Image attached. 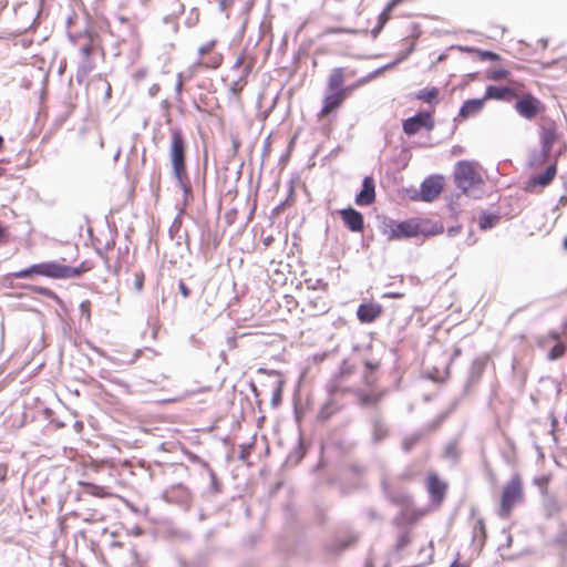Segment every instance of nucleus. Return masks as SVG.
Segmentation results:
<instances>
[{
    "mask_svg": "<svg viewBox=\"0 0 567 567\" xmlns=\"http://www.w3.org/2000/svg\"><path fill=\"white\" fill-rule=\"evenodd\" d=\"M348 93L339 91H328L323 99L322 109L319 112V117L329 115L332 111L337 110L346 100Z\"/></svg>",
    "mask_w": 567,
    "mask_h": 567,
    "instance_id": "12",
    "label": "nucleus"
},
{
    "mask_svg": "<svg viewBox=\"0 0 567 567\" xmlns=\"http://www.w3.org/2000/svg\"><path fill=\"white\" fill-rule=\"evenodd\" d=\"M331 413H332V410L330 409V404H329V403H327V404H324V405L321 408V410H320V412H319V417H320L321 420H326V419H328V417L330 416V414H331Z\"/></svg>",
    "mask_w": 567,
    "mask_h": 567,
    "instance_id": "39",
    "label": "nucleus"
},
{
    "mask_svg": "<svg viewBox=\"0 0 567 567\" xmlns=\"http://www.w3.org/2000/svg\"><path fill=\"white\" fill-rule=\"evenodd\" d=\"M143 285H144V274L141 271V272H136L135 276H134V287L137 291H141L143 289Z\"/></svg>",
    "mask_w": 567,
    "mask_h": 567,
    "instance_id": "37",
    "label": "nucleus"
},
{
    "mask_svg": "<svg viewBox=\"0 0 567 567\" xmlns=\"http://www.w3.org/2000/svg\"><path fill=\"white\" fill-rule=\"evenodd\" d=\"M137 355H138V354L136 353V354L134 355V358H133V359H131V361H130V362H131V363H133V362L136 360Z\"/></svg>",
    "mask_w": 567,
    "mask_h": 567,
    "instance_id": "60",
    "label": "nucleus"
},
{
    "mask_svg": "<svg viewBox=\"0 0 567 567\" xmlns=\"http://www.w3.org/2000/svg\"><path fill=\"white\" fill-rule=\"evenodd\" d=\"M4 168L2 167V161H0V177L3 175Z\"/></svg>",
    "mask_w": 567,
    "mask_h": 567,
    "instance_id": "54",
    "label": "nucleus"
},
{
    "mask_svg": "<svg viewBox=\"0 0 567 567\" xmlns=\"http://www.w3.org/2000/svg\"><path fill=\"white\" fill-rule=\"evenodd\" d=\"M548 338H550L551 340H559L560 336L558 332L551 331L548 333Z\"/></svg>",
    "mask_w": 567,
    "mask_h": 567,
    "instance_id": "47",
    "label": "nucleus"
},
{
    "mask_svg": "<svg viewBox=\"0 0 567 567\" xmlns=\"http://www.w3.org/2000/svg\"><path fill=\"white\" fill-rule=\"evenodd\" d=\"M559 540L563 542V543H566L567 544V532H564L560 537H559Z\"/></svg>",
    "mask_w": 567,
    "mask_h": 567,
    "instance_id": "51",
    "label": "nucleus"
},
{
    "mask_svg": "<svg viewBox=\"0 0 567 567\" xmlns=\"http://www.w3.org/2000/svg\"><path fill=\"white\" fill-rule=\"evenodd\" d=\"M456 186L466 195L475 196V190L483 184L480 174L474 165L467 161H461L456 164L454 171Z\"/></svg>",
    "mask_w": 567,
    "mask_h": 567,
    "instance_id": "4",
    "label": "nucleus"
},
{
    "mask_svg": "<svg viewBox=\"0 0 567 567\" xmlns=\"http://www.w3.org/2000/svg\"><path fill=\"white\" fill-rule=\"evenodd\" d=\"M318 285L322 286V287H326V284L322 282V280H318Z\"/></svg>",
    "mask_w": 567,
    "mask_h": 567,
    "instance_id": "59",
    "label": "nucleus"
},
{
    "mask_svg": "<svg viewBox=\"0 0 567 567\" xmlns=\"http://www.w3.org/2000/svg\"><path fill=\"white\" fill-rule=\"evenodd\" d=\"M392 9H388V6L384 8V10L379 14V21L378 24L372 29V35L375 38L380 31L383 29L384 24L390 18V11Z\"/></svg>",
    "mask_w": 567,
    "mask_h": 567,
    "instance_id": "26",
    "label": "nucleus"
},
{
    "mask_svg": "<svg viewBox=\"0 0 567 567\" xmlns=\"http://www.w3.org/2000/svg\"><path fill=\"white\" fill-rule=\"evenodd\" d=\"M524 491L523 483L518 474H515L511 481L504 486L502 497L499 516L507 517L513 507L523 501Z\"/></svg>",
    "mask_w": 567,
    "mask_h": 567,
    "instance_id": "5",
    "label": "nucleus"
},
{
    "mask_svg": "<svg viewBox=\"0 0 567 567\" xmlns=\"http://www.w3.org/2000/svg\"><path fill=\"white\" fill-rule=\"evenodd\" d=\"M413 50H414V45H413V44H411V45H410V48H409L404 53H402L400 56H398L393 62H391V63H389V64H386V65H384V66H382V68H380V69L375 70L373 73H371V74L369 75V78H368V79H371V78H373L375 74H379L380 72H382L383 70L390 69V68H392L393 65H395V64L400 63L401 61L405 60V59H406V58L412 53V51H413Z\"/></svg>",
    "mask_w": 567,
    "mask_h": 567,
    "instance_id": "25",
    "label": "nucleus"
},
{
    "mask_svg": "<svg viewBox=\"0 0 567 567\" xmlns=\"http://www.w3.org/2000/svg\"><path fill=\"white\" fill-rule=\"evenodd\" d=\"M556 134L551 130H546L540 135V148L550 153L555 143Z\"/></svg>",
    "mask_w": 567,
    "mask_h": 567,
    "instance_id": "23",
    "label": "nucleus"
},
{
    "mask_svg": "<svg viewBox=\"0 0 567 567\" xmlns=\"http://www.w3.org/2000/svg\"><path fill=\"white\" fill-rule=\"evenodd\" d=\"M89 267H85L84 262H82L78 267H71L63 264H59L56 261H47L41 264H35L30 266L29 268L21 269L13 274L14 278H27L31 275L44 276L53 279H68L73 277H79L83 272L87 271Z\"/></svg>",
    "mask_w": 567,
    "mask_h": 567,
    "instance_id": "2",
    "label": "nucleus"
},
{
    "mask_svg": "<svg viewBox=\"0 0 567 567\" xmlns=\"http://www.w3.org/2000/svg\"><path fill=\"white\" fill-rule=\"evenodd\" d=\"M486 537L483 519H477L473 526V542L482 546Z\"/></svg>",
    "mask_w": 567,
    "mask_h": 567,
    "instance_id": "22",
    "label": "nucleus"
},
{
    "mask_svg": "<svg viewBox=\"0 0 567 567\" xmlns=\"http://www.w3.org/2000/svg\"><path fill=\"white\" fill-rule=\"evenodd\" d=\"M422 127L427 130H432L434 127V120L429 112H419L403 122V132L406 135H414Z\"/></svg>",
    "mask_w": 567,
    "mask_h": 567,
    "instance_id": "7",
    "label": "nucleus"
},
{
    "mask_svg": "<svg viewBox=\"0 0 567 567\" xmlns=\"http://www.w3.org/2000/svg\"><path fill=\"white\" fill-rule=\"evenodd\" d=\"M382 489L384 495L394 504L404 505L408 503V495L403 492L392 493L385 478H382Z\"/></svg>",
    "mask_w": 567,
    "mask_h": 567,
    "instance_id": "20",
    "label": "nucleus"
},
{
    "mask_svg": "<svg viewBox=\"0 0 567 567\" xmlns=\"http://www.w3.org/2000/svg\"><path fill=\"white\" fill-rule=\"evenodd\" d=\"M182 90H183V78H182V73H178L176 84H175V92H176L177 96H179L182 94Z\"/></svg>",
    "mask_w": 567,
    "mask_h": 567,
    "instance_id": "40",
    "label": "nucleus"
},
{
    "mask_svg": "<svg viewBox=\"0 0 567 567\" xmlns=\"http://www.w3.org/2000/svg\"><path fill=\"white\" fill-rule=\"evenodd\" d=\"M91 302L89 300H84L80 303V312L82 316L86 318V320H90L91 312H90Z\"/></svg>",
    "mask_w": 567,
    "mask_h": 567,
    "instance_id": "35",
    "label": "nucleus"
},
{
    "mask_svg": "<svg viewBox=\"0 0 567 567\" xmlns=\"http://www.w3.org/2000/svg\"><path fill=\"white\" fill-rule=\"evenodd\" d=\"M426 488L432 503L439 505L445 497L447 485L436 474H430Z\"/></svg>",
    "mask_w": 567,
    "mask_h": 567,
    "instance_id": "10",
    "label": "nucleus"
},
{
    "mask_svg": "<svg viewBox=\"0 0 567 567\" xmlns=\"http://www.w3.org/2000/svg\"><path fill=\"white\" fill-rule=\"evenodd\" d=\"M484 104H485L484 97L466 100L462 104V106L458 111V116H461L463 118H467L470 116L476 115L483 110Z\"/></svg>",
    "mask_w": 567,
    "mask_h": 567,
    "instance_id": "17",
    "label": "nucleus"
},
{
    "mask_svg": "<svg viewBox=\"0 0 567 567\" xmlns=\"http://www.w3.org/2000/svg\"><path fill=\"white\" fill-rule=\"evenodd\" d=\"M185 152L186 142L182 130L179 127L171 128L169 159L172 173L187 198L192 194V185L186 171Z\"/></svg>",
    "mask_w": 567,
    "mask_h": 567,
    "instance_id": "1",
    "label": "nucleus"
},
{
    "mask_svg": "<svg viewBox=\"0 0 567 567\" xmlns=\"http://www.w3.org/2000/svg\"><path fill=\"white\" fill-rule=\"evenodd\" d=\"M487 361V355H481L473 360L467 378L468 384H474L478 382L486 368Z\"/></svg>",
    "mask_w": 567,
    "mask_h": 567,
    "instance_id": "18",
    "label": "nucleus"
},
{
    "mask_svg": "<svg viewBox=\"0 0 567 567\" xmlns=\"http://www.w3.org/2000/svg\"><path fill=\"white\" fill-rule=\"evenodd\" d=\"M87 488H89V492L92 494V495H95V496H102V492H103V487L99 486V485H94V484H91V483H86L84 484Z\"/></svg>",
    "mask_w": 567,
    "mask_h": 567,
    "instance_id": "38",
    "label": "nucleus"
},
{
    "mask_svg": "<svg viewBox=\"0 0 567 567\" xmlns=\"http://www.w3.org/2000/svg\"><path fill=\"white\" fill-rule=\"evenodd\" d=\"M563 328H564V333L567 334V321L564 322Z\"/></svg>",
    "mask_w": 567,
    "mask_h": 567,
    "instance_id": "56",
    "label": "nucleus"
},
{
    "mask_svg": "<svg viewBox=\"0 0 567 567\" xmlns=\"http://www.w3.org/2000/svg\"><path fill=\"white\" fill-rule=\"evenodd\" d=\"M215 45H216V41L215 40H210L207 43H205L202 47H199L198 48V55H199V58L202 59L205 54L209 53L214 49Z\"/></svg>",
    "mask_w": 567,
    "mask_h": 567,
    "instance_id": "34",
    "label": "nucleus"
},
{
    "mask_svg": "<svg viewBox=\"0 0 567 567\" xmlns=\"http://www.w3.org/2000/svg\"><path fill=\"white\" fill-rule=\"evenodd\" d=\"M135 567H144V566L136 559Z\"/></svg>",
    "mask_w": 567,
    "mask_h": 567,
    "instance_id": "57",
    "label": "nucleus"
},
{
    "mask_svg": "<svg viewBox=\"0 0 567 567\" xmlns=\"http://www.w3.org/2000/svg\"><path fill=\"white\" fill-rule=\"evenodd\" d=\"M340 217L348 229L352 233H360L363 230L364 220L360 212L354 208H343L340 210Z\"/></svg>",
    "mask_w": 567,
    "mask_h": 567,
    "instance_id": "9",
    "label": "nucleus"
},
{
    "mask_svg": "<svg viewBox=\"0 0 567 567\" xmlns=\"http://www.w3.org/2000/svg\"><path fill=\"white\" fill-rule=\"evenodd\" d=\"M419 440H420L419 433H414V434L405 436L403 440V443H402L403 450L405 452L411 451L413 449V446L419 442Z\"/></svg>",
    "mask_w": 567,
    "mask_h": 567,
    "instance_id": "29",
    "label": "nucleus"
},
{
    "mask_svg": "<svg viewBox=\"0 0 567 567\" xmlns=\"http://www.w3.org/2000/svg\"><path fill=\"white\" fill-rule=\"evenodd\" d=\"M408 542H409L408 535H405V534L400 535L398 538V547L399 548L404 547L408 544Z\"/></svg>",
    "mask_w": 567,
    "mask_h": 567,
    "instance_id": "43",
    "label": "nucleus"
},
{
    "mask_svg": "<svg viewBox=\"0 0 567 567\" xmlns=\"http://www.w3.org/2000/svg\"><path fill=\"white\" fill-rule=\"evenodd\" d=\"M221 61H223V58H221L220 54H214V55H212L206 61L198 60L197 63L198 64H203V65H205L207 68L216 69V68H218L220 65Z\"/></svg>",
    "mask_w": 567,
    "mask_h": 567,
    "instance_id": "31",
    "label": "nucleus"
},
{
    "mask_svg": "<svg viewBox=\"0 0 567 567\" xmlns=\"http://www.w3.org/2000/svg\"><path fill=\"white\" fill-rule=\"evenodd\" d=\"M498 221V217L495 215L483 214L480 218V227L481 229H489L496 225Z\"/></svg>",
    "mask_w": 567,
    "mask_h": 567,
    "instance_id": "28",
    "label": "nucleus"
},
{
    "mask_svg": "<svg viewBox=\"0 0 567 567\" xmlns=\"http://www.w3.org/2000/svg\"><path fill=\"white\" fill-rule=\"evenodd\" d=\"M94 69V62L91 58H82L78 66V75L85 76Z\"/></svg>",
    "mask_w": 567,
    "mask_h": 567,
    "instance_id": "27",
    "label": "nucleus"
},
{
    "mask_svg": "<svg viewBox=\"0 0 567 567\" xmlns=\"http://www.w3.org/2000/svg\"><path fill=\"white\" fill-rule=\"evenodd\" d=\"M443 190V178L441 176H430L421 184L420 197L424 202H432Z\"/></svg>",
    "mask_w": 567,
    "mask_h": 567,
    "instance_id": "8",
    "label": "nucleus"
},
{
    "mask_svg": "<svg viewBox=\"0 0 567 567\" xmlns=\"http://www.w3.org/2000/svg\"><path fill=\"white\" fill-rule=\"evenodd\" d=\"M508 74H509V72L506 69H496V70L489 71L486 76L488 80L498 81V80L506 78Z\"/></svg>",
    "mask_w": 567,
    "mask_h": 567,
    "instance_id": "32",
    "label": "nucleus"
},
{
    "mask_svg": "<svg viewBox=\"0 0 567 567\" xmlns=\"http://www.w3.org/2000/svg\"><path fill=\"white\" fill-rule=\"evenodd\" d=\"M564 248L567 250V237L564 239Z\"/></svg>",
    "mask_w": 567,
    "mask_h": 567,
    "instance_id": "58",
    "label": "nucleus"
},
{
    "mask_svg": "<svg viewBox=\"0 0 567 567\" xmlns=\"http://www.w3.org/2000/svg\"><path fill=\"white\" fill-rule=\"evenodd\" d=\"M328 390L330 393H333L334 391H337V388L334 385H329Z\"/></svg>",
    "mask_w": 567,
    "mask_h": 567,
    "instance_id": "53",
    "label": "nucleus"
},
{
    "mask_svg": "<svg viewBox=\"0 0 567 567\" xmlns=\"http://www.w3.org/2000/svg\"><path fill=\"white\" fill-rule=\"evenodd\" d=\"M437 95H439V89L433 86L431 89L425 87V89L420 90L416 93L415 97L417 100H422V101L431 104L433 102H437Z\"/></svg>",
    "mask_w": 567,
    "mask_h": 567,
    "instance_id": "21",
    "label": "nucleus"
},
{
    "mask_svg": "<svg viewBox=\"0 0 567 567\" xmlns=\"http://www.w3.org/2000/svg\"><path fill=\"white\" fill-rule=\"evenodd\" d=\"M457 231H458V228H454V227H452V228H450V229H449V231H447V233H449V235H450V236H454V235H456V234H457Z\"/></svg>",
    "mask_w": 567,
    "mask_h": 567,
    "instance_id": "50",
    "label": "nucleus"
},
{
    "mask_svg": "<svg viewBox=\"0 0 567 567\" xmlns=\"http://www.w3.org/2000/svg\"><path fill=\"white\" fill-rule=\"evenodd\" d=\"M348 545H349V542H341L340 545H339V548H331L330 550L332 553H338L339 550H342L346 547H348Z\"/></svg>",
    "mask_w": 567,
    "mask_h": 567,
    "instance_id": "46",
    "label": "nucleus"
},
{
    "mask_svg": "<svg viewBox=\"0 0 567 567\" xmlns=\"http://www.w3.org/2000/svg\"><path fill=\"white\" fill-rule=\"evenodd\" d=\"M515 91L509 86H495L488 85L485 90L484 99L486 100H497V101H509L514 97Z\"/></svg>",
    "mask_w": 567,
    "mask_h": 567,
    "instance_id": "16",
    "label": "nucleus"
},
{
    "mask_svg": "<svg viewBox=\"0 0 567 567\" xmlns=\"http://www.w3.org/2000/svg\"><path fill=\"white\" fill-rule=\"evenodd\" d=\"M565 353V346L563 343L555 344L548 352L547 358L551 361L561 358Z\"/></svg>",
    "mask_w": 567,
    "mask_h": 567,
    "instance_id": "30",
    "label": "nucleus"
},
{
    "mask_svg": "<svg viewBox=\"0 0 567 567\" xmlns=\"http://www.w3.org/2000/svg\"><path fill=\"white\" fill-rule=\"evenodd\" d=\"M386 296H389L391 298H400V297L403 296V293H399V292L392 291L390 293H386Z\"/></svg>",
    "mask_w": 567,
    "mask_h": 567,
    "instance_id": "49",
    "label": "nucleus"
},
{
    "mask_svg": "<svg viewBox=\"0 0 567 567\" xmlns=\"http://www.w3.org/2000/svg\"><path fill=\"white\" fill-rule=\"evenodd\" d=\"M549 154H550L549 152H547L545 150H542V148L538 152H534L529 156V165L530 166H540V165H543L544 163L547 162V158H548Z\"/></svg>",
    "mask_w": 567,
    "mask_h": 567,
    "instance_id": "24",
    "label": "nucleus"
},
{
    "mask_svg": "<svg viewBox=\"0 0 567 567\" xmlns=\"http://www.w3.org/2000/svg\"><path fill=\"white\" fill-rule=\"evenodd\" d=\"M331 32H347V33H355L357 31H355V30H352V29H336V30H332Z\"/></svg>",
    "mask_w": 567,
    "mask_h": 567,
    "instance_id": "48",
    "label": "nucleus"
},
{
    "mask_svg": "<svg viewBox=\"0 0 567 567\" xmlns=\"http://www.w3.org/2000/svg\"><path fill=\"white\" fill-rule=\"evenodd\" d=\"M516 112L526 120L535 118L544 110L543 103L532 94H524L515 103Z\"/></svg>",
    "mask_w": 567,
    "mask_h": 567,
    "instance_id": "6",
    "label": "nucleus"
},
{
    "mask_svg": "<svg viewBox=\"0 0 567 567\" xmlns=\"http://www.w3.org/2000/svg\"><path fill=\"white\" fill-rule=\"evenodd\" d=\"M481 60H497L498 55L492 51L487 50H476Z\"/></svg>",
    "mask_w": 567,
    "mask_h": 567,
    "instance_id": "36",
    "label": "nucleus"
},
{
    "mask_svg": "<svg viewBox=\"0 0 567 567\" xmlns=\"http://www.w3.org/2000/svg\"><path fill=\"white\" fill-rule=\"evenodd\" d=\"M34 290L42 295V296H45V297H49V298H52L53 300H55L56 302H61V299L58 297V295L55 292H53L52 290H50L49 288H44V287H37L34 288Z\"/></svg>",
    "mask_w": 567,
    "mask_h": 567,
    "instance_id": "33",
    "label": "nucleus"
},
{
    "mask_svg": "<svg viewBox=\"0 0 567 567\" xmlns=\"http://www.w3.org/2000/svg\"><path fill=\"white\" fill-rule=\"evenodd\" d=\"M442 230V227H434L432 230H427L424 224L415 219H408L400 223L389 220L384 223L382 227V234L389 240H400L403 238H412L419 235H435Z\"/></svg>",
    "mask_w": 567,
    "mask_h": 567,
    "instance_id": "3",
    "label": "nucleus"
},
{
    "mask_svg": "<svg viewBox=\"0 0 567 567\" xmlns=\"http://www.w3.org/2000/svg\"><path fill=\"white\" fill-rule=\"evenodd\" d=\"M372 442L380 443L389 435V429L381 419H373L372 422Z\"/></svg>",
    "mask_w": 567,
    "mask_h": 567,
    "instance_id": "19",
    "label": "nucleus"
},
{
    "mask_svg": "<svg viewBox=\"0 0 567 567\" xmlns=\"http://www.w3.org/2000/svg\"><path fill=\"white\" fill-rule=\"evenodd\" d=\"M556 173H557L556 164H550L545 169V172H543L540 174H537V175H534V176H532L528 179V182L526 184V189L528 192H535L536 187H546V186H548L553 182V179L555 178Z\"/></svg>",
    "mask_w": 567,
    "mask_h": 567,
    "instance_id": "11",
    "label": "nucleus"
},
{
    "mask_svg": "<svg viewBox=\"0 0 567 567\" xmlns=\"http://www.w3.org/2000/svg\"><path fill=\"white\" fill-rule=\"evenodd\" d=\"M210 477H212V482L215 484L216 483V476H215V473L210 470Z\"/></svg>",
    "mask_w": 567,
    "mask_h": 567,
    "instance_id": "52",
    "label": "nucleus"
},
{
    "mask_svg": "<svg viewBox=\"0 0 567 567\" xmlns=\"http://www.w3.org/2000/svg\"><path fill=\"white\" fill-rule=\"evenodd\" d=\"M445 453L447 456H452V457H455V446L454 445H449L445 450Z\"/></svg>",
    "mask_w": 567,
    "mask_h": 567,
    "instance_id": "45",
    "label": "nucleus"
},
{
    "mask_svg": "<svg viewBox=\"0 0 567 567\" xmlns=\"http://www.w3.org/2000/svg\"><path fill=\"white\" fill-rule=\"evenodd\" d=\"M178 290L184 298H187L190 295L189 288L183 281H179Z\"/></svg>",
    "mask_w": 567,
    "mask_h": 567,
    "instance_id": "41",
    "label": "nucleus"
},
{
    "mask_svg": "<svg viewBox=\"0 0 567 567\" xmlns=\"http://www.w3.org/2000/svg\"><path fill=\"white\" fill-rule=\"evenodd\" d=\"M8 467L4 464H0V482H3L7 477Z\"/></svg>",
    "mask_w": 567,
    "mask_h": 567,
    "instance_id": "44",
    "label": "nucleus"
},
{
    "mask_svg": "<svg viewBox=\"0 0 567 567\" xmlns=\"http://www.w3.org/2000/svg\"><path fill=\"white\" fill-rule=\"evenodd\" d=\"M382 312L379 305L362 303L358 307L357 317L362 323L373 322Z\"/></svg>",
    "mask_w": 567,
    "mask_h": 567,
    "instance_id": "14",
    "label": "nucleus"
},
{
    "mask_svg": "<svg viewBox=\"0 0 567 567\" xmlns=\"http://www.w3.org/2000/svg\"><path fill=\"white\" fill-rule=\"evenodd\" d=\"M91 51H92V48L89 44L83 45L80 49L82 58H91Z\"/></svg>",
    "mask_w": 567,
    "mask_h": 567,
    "instance_id": "42",
    "label": "nucleus"
},
{
    "mask_svg": "<svg viewBox=\"0 0 567 567\" xmlns=\"http://www.w3.org/2000/svg\"><path fill=\"white\" fill-rule=\"evenodd\" d=\"M450 567H464L462 564L454 561Z\"/></svg>",
    "mask_w": 567,
    "mask_h": 567,
    "instance_id": "55",
    "label": "nucleus"
},
{
    "mask_svg": "<svg viewBox=\"0 0 567 567\" xmlns=\"http://www.w3.org/2000/svg\"><path fill=\"white\" fill-rule=\"evenodd\" d=\"M375 199V185L371 176H365L362 181L361 192L355 196V203L359 206H368Z\"/></svg>",
    "mask_w": 567,
    "mask_h": 567,
    "instance_id": "13",
    "label": "nucleus"
},
{
    "mask_svg": "<svg viewBox=\"0 0 567 567\" xmlns=\"http://www.w3.org/2000/svg\"><path fill=\"white\" fill-rule=\"evenodd\" d=\"M352 87L353 86H344V72L342 68H334L331 70L327 83V91H339L348 93Z\"/></svg>",
    "mask_w": 567,
    "mask_h": 567,
    "instance_id": "15",
    "label": "nucleus"
}]
</instances>
